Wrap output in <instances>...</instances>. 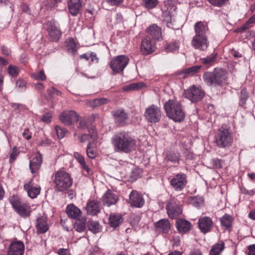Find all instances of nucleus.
I'll return each mask as SVG.
<instances>
[{
	"instance_id": "nucleus-1",
	"label": "nucleus",
	"mask_w": 255,
	"mask_h": 255,
	"mask_svg": "<svg viewBox=\"0 0 255 255\" xmlns=\"http://www.w3.org/2000/svg\"><path fill=\"white\" fill-rule=\"evenodd\" d=\"M112 143L117 152L129 153L134 150L136 146L135 139L125 131L119 132L114 135Z\"/></svg>"
},
{
	"instance_id": "nucleus-2",
	"label": "nucleus",
	"mask_w": 255,
	"mask_h": 255,
	"mask_svg": "<svg viewBox=\"0 0 255 255\" xmlns=\"http://www.w3.org/2000/svg\"><path fill=\"white\" fill-rule=\"evenodd\" d=\"M195 35L191 41L192 46L195 49L201 51L206 50L209 46L207 33L208 25L202 21L196 22L194 27Z\"/></svg>"
},
{
	"instance_id": "nucleus-3",
	"label": "nucleus",
	"mask_w": 255,
	"mask_h": 255,
	"mask_svg": "<svg viewBox=\"0 0 255 255\" xmlns=\"http://www.w3.org/2000/svg\"><path fill=\"white\" fill-rule=\"evenodd\" d=\"M167 116L175 122L184 121L185 114L181 103L176 100H169L164 105Z\"/></svg>"
},
{
	"instance_id": "nucleus-4",
	"label": "nucleus",
	"mask_w": 255,
	"mask_h": 255,
	"mask_svg": "<svg viewBox=\"0 0 255 255\" xmlns=\"http://www.w3.org/2000/svg\"><path fill=\"white\" fill-rule=\"evenodd\" d=\"M234 138L230 129L226 126L220 128L215 136V142L219 148H227L232 145Z\"/></svg>"
},
{
	"instance_id": "nucleus-5",
	"label": "nucleus",
	"mask_w": 255,
	"mask_h": 255,
	"mask_svg": "<svg viewBox=\"0 0 255 255\" xmlns=\"http://www.w3.org/2000/svg\"><path fill=\"white\" fill-rule=\"evenodd\" d=\"M54 183L59 191H64L69 188L72 184V179L66 172L58 171L55 174Z\"/></svg>"
},
{
	"instance_id": "nucleus-6",
	"label": "nucleus",
	"mask_w": 255,
	"mask_h": 255,
	"mask_svg": "<svg viewBox=\"0 0 255 255\" xmlns=\"http://www.w3.org/2000/svg\"><path fill=\"white\" fill-rule=\"evenodd\" d=\"M203 78L205 83L208 85H220L226 79L225 72L221 69H215L212 72L204 73Z\"/></svg>"
},
{
	"instance_id": "nucleus-7",
	"label": "nucleus",
	"mask_w": 255,
	"mask_h": 255,
	"mask_svg": "<svg viewBox=\"0 0 255 255\" xmlns=\"http://www.w3.org/2000/svg\"><path fill=\"white\" fill-rule=\"evenodd\" d=\"M129 60L128 57L124 55L114 57L110 62V68L115 74L122 72L128 64Z\"/></svg>"
},
{
	"instance_id": "nucleus-8",
	"label": "nucleus",
	"mask_w": 255,
	"mask_h": 255,
	"mask_svg": "<svg viewBox=\"0 0 255 255\" xmlns=\"http://www.w3.org/2000/svg\"><path fill=\"white\" fill-rule=\"evenodd\" d=\"M144 116L150 123H156L158 122L161 117L160 108L154 105H151L146 109Z\"/></svg>"
},
{
	"instance_id": "nucleus-9",
	"label": "nucleus",
	"mask_w": 255,
	"mask_h": 255,
	"mask_svg": "<svg viewBox=\"0 0 255 255\" xmlns=\"http://www.w3.org/2000/svg\"><path fill=\"white\" fill-rule=\"evenodd\" d=\"M184 96L192 102H197L204 96V92L199 87L192 86L184 91Z\"/></svg>"
},
{
	"instance_id": "nucleus-10",
	"label": "nucleus",
	"mask_w": 255,
	"mask_h": 255,
	"mask_svg": "<svg viewBox=\"0 0 255 255\" xmlns=\"http://www.w3.org/2000/svg\"><path fill=\"white\" fill-rule=\"evenodd\" d=\"M166 209L168 216L172 218H176L182 213L181 207L179 202L175 198H171L166 205Z\"/></svg>"
},
{
	"instance_id": "nucleus-11",
	"label": "nucleus",
	"mask_w": 255,
	"mask_h": 255,
	"mask_svg": "<svg viewBox=\"0 0 255 255\" xmlns=\"http://www.w3.org/2000/svg\"><path fill=\"white\" fill-rule=\"evenodd\" d=\"M170 183L175 191H181L187 183L186 176L183 173H178L173 177Z\"/></svg>"
},
{
	"instance_id": "nucleus-12",
	"label": "nucleus",
	"mask_w": 255,
	"mask_h": 255,
	"mask_svg": "<svg viewBox=\"0 0 255 255\" xmlns=\"http://www.w3.org/2000/svg\"><path fill=\"white\" fill-rule=\"evenodd\" d=\"M79 115L74 111H64L59 116L60 121L66 126L71 125L79 120Z\"/></svg>"
},
{
	"instance_id": "nucleus-13",
	"label": "nucleus",
	"mask_w": 255,
	"mask_h": 255,
	"mask_svg": "<svg viewBox=\"0 0 255 255\" xmlns=\"http://www.w3.org/2000/svg\"><path fill=\"white\" fill-rule=\"evenodd\" d=\"M10 203L15 211L21 217H25L29 216L30 206L27 204L21 203L18 200L12 199Z\"/></svg>"
},
{
	"instance_id": "nucleus-14",
	"label": "nucleus",
	"mask_w": 255,
	"mask_h": 255,
	"mask_svg": "<svg viewBox=\"0 0 255 255\" xmlns=\"http://www.w3.org/2000/svg\"><path fill=\"white\" fill-rule=\"evenodd\" d=\"M24 252V245L20 241H12L7 250L8 255H23Z\"/></svg>"
},
{
	"instance_id": "nucleus-15",
	"label": "nucleus",
	"mask_w": 255,
	"mask_h": 255,
	"mask_svg": "<svg viewBox=\"0 0 255 255\" xmlns=\"http://www.w3.org/2000/svg\"><path fill=\"white\" fill-rule=\"evenodd\" d=\"M129 203L131 206L141 208L144 204L142 196L135 190H132L129 195Z\"/></svg>"
},
{
	"instance_id": "nucleus-16",
	"label": "nucleus",
	"mask_w": 255,
	"mask_h": 255,
	"mask_svg": "<svg viewBox=\"0 0 255 255\" xmlns=\"http://www.w3.org/2000/svg\"><path fill=\"white\" fill-rule=\"evenodd\" d=\"M140 49L143 55H148L155 50L156 46L154 42L151 41L150 37H146L141 41Z\"/></svg>"
},
{
	"instance_id": "nucleus-17",
	"label": "nucleus",
	"mask_w": 255,
	"mask_h": 255,
	"mask_svg": "<svg viewBox=\"0 0 255 255\" xmlns=\"http://www.w3.org/2000/svg\"><path fill=\"white\" fill-rule=\"evenodd\" d=\"M198 224L201 232L204 234L210 232L213 226L212 219L208 217H203L200 218Z\"/></svg>"
},
{
	"instance_id": "nucleus-18",
	"label": "nucleus",
	"mask_w": 255,
	"mask_h": 255,
	"mask_svg": "<svg viewBox=\"0 0 255 255\" xmlns=\"http://www.w3.org/2000/svg\"><path fill=\"white\" fill-rule=\"evenodd\" d=\"M47 26V30L51 40L54 41H58L61 35V32L59 27L53 21L48 22Z\"/></svg>"
},
{
	"instance_id": "nucleus-19",
	"label": "nucleus",
	"mask_w": 255,
	"mask_h": 255,
	"mask_svg": "<svg viewBox=\"0 0 255 255\" xmlns=\"http://www.w3.org/2000/svg\"><path fill=\"white\" fill-rule=\"evenodd\" d=\"M118 200V196L111 190H108L102 197L103 204L108 207L115 204Z\"/></svg>"
},
{
	"instance_id": "nucleus-20",
	"label": "nucleus",
	"mask_w": 255,
	"mask_h": 255,
	"mask_svg": "<svg viewBox=\"0 0 255 255\" xmlns=\"http://www.w3.org/2000/svg\"><path fill=\"white\" fill-rule=\"evenodd\" d=\"M24 189L26 191L28 196L32 199L40 194L41 190L39 186L34 185L31 181L24 184Z\"/></svg>"
},
{
	"instance_id": "nucleus-21",
	"label": "nucleus",
	"mask_w": 255,
	"mask_h": 255,
	"mask_svg": "<svg viewBox=\"0 0 255 255\" xmlns=\"http://www.w3.org/2000/svg\"><path fill=\"white\" fill-rule=\"evenodd\" d=\"M42 162V155L38 152L29 162V169L32 174L35 173L40 168Z\"/></svg>"
},
{
	"instance_id": "nucleus-22",
	"label": "nucleus",
	"mask_w": 255,
	"mask_h": 255,
	"mask_svg": "<svg viewBox=\"0 0 255 255\" xmlns=\"http://www.w3.org/2000/svg\"><path fill=\"white\" fill-rule=\"evenodd\" d=\"M192 227L191 224L188 221L179 219L176 221V227L178 231L182 234H185L188 232Z\"/></svg>"
},
{
	"instance_id": "nucleus-23",
	"label": "nucleus",
	"mask_w": 255,
	"mask_h": 255,
	"mask_svg": "<svg viewBox=\"0 0 255 255\" xmlns=\"http://www.w3.org/2000/svg\"><path fill=\"white\" fill-rule=\"evenodd\" d=\"M97 138V132L94 126L89 128V134H84L79 136L81 142H85L90 140L95 141Z\"/></svg>"
},
{
	"instance_id": "nucleus-24",
	"label": "nucleus",
	"mask_w": 255,
	"mask_h": 255,
	"mask_svg": "<svg viewBox=\"0 0 255 255\" xmlns=\"http://www.w3.org/2000/svg\"><path fill=\"white\" fill-rule=\"evenodd\" d=\"M86 210L88 214L94 216L100 213L101 208L99 203L97 201L93 200L87 203Z\"/></svg>"
},
{
	"instance_id": "nucleus-25",
	"label": "nucleus",
	"mask_w": 255,
	"mask_h": 255,
	"mask_svg": "<svg viewBox=\"0 0 255 255\" xmlns=\"http://www.w3.org/2000/svg\"><path fill=\"white\" fill-rule=\"evenodd\" d=\"M36 227L37 232L40 234L45 233L48 230L49 227L45 216H41L37 218Z\"/></svg>"
},
{
	"instance_id": "nucleus-26",
	"label": "nucleus",
	"mask_w": 255,
	"mask_h": 255,
	"mask_svg": "<svg viewBox=\"0 0 255 255\" xmlns=\"http://www.w3.org/2000/svg\"><path fill=\"white\" fill-rule=\"evenodd\" d=\"M66 213L68 216L74 219H78L81 215V211L74 204H70L67 206Z\"/></svg>"
},
{
	"instance_id": "nucleus-27",
	"label": "nucleus",
	"mask_w": 255,
	"mask_h": 255,
	"mask_svg": "<svg viewBox=\"0 0 255 255\" xmlns=\"http://www.w3.org/2000/svg\"><path fill=\"white\" fill-rule=\"evenodd\" d=\"M147 32L153 39L159 40L161 39V28L155 24L149 26Z\"/></svg>"
},
{
	"instance_id": "nucleus-28",
	"label": "nucleus",
	"mask_w": 255,
	"mask_h": 255,
	"mask_svg": "<svg viewBox=\"0 0 255 255\" xmlns=\"http://www.w3.org/2000/svg\"><path fill=\"white\" fill-rule=\"evenodd\" d=\"M68 8L70 13L73 16L76 15L81 8L80 0H70L68 2Z\"/></svg>"
},
{
	"instance_id": "nucleus-29",
	"label": "nucleus",
	"mask_w": 255,
	"mask_h": 255,
	"mask_svg": "<svg viewBox=\"0 0 255 255\" xmlns=\"http://www.w3.org/2000/svg\"><path fill=\"white\" fill-rule=\"evenodd\" d=\"M110 226L116 228L122 222L123 219L121 215L119 214L112 213L109 218Z\"/></svg>"
},
{
	"instance_id": "nucleus-30",
	"label": "nucleus",
	"mask_w": 255,
	"mask_h": 255,
	"mask_svg": "<svg viewBox=\"0 0 255 255\" xmlns=\"http://www.w3.org/2000/svg\"><path fill=\"white\" fill-rule=\"evenodd\" d=\"M156 228L164 233H167L170 229V225L167 219H161L155 224Z\"/></svg>"
},
{
	"instance_id": "nucleus-31",
	"label": "nucleus",
	"mask_w": 255,
	"mask_h": 255,
	"mask_svg": "<svg viewBox=\"0 0 255 255\" xmlns=\"http://www.w3.org/2000/svg\"><path fill=\"white\" fill-rule=\"evenodd\" d=\"M225 248V244L223 242H219L212 246L210 252V255H221Z\"/></svg>"
},
{
	"instance_id": "nucleus-32",
	"label": "nucleus",
	"mask_w": 255,
	"mask_h": 255,
	"mask_svg": "<svg viewBox=\"0 0 255 255\" xmlns=\"http://www.w3.org/2000/svg\"><path fill=\"white\" fill-rule=\"evenodd\" d=\"M87 225L89 230L94 234L99 233L102 230V226L98 221L89 220Z\"/></svg>"
},
{
	"instance_id": "nucleus-33",
	"label": "nucleus",
	"mask_w": 255,
	"mask_h": 255,
	"mask_svg": "<svg viewBox=\"0 0 255 255\" xmlns=\"http://www.w3.org/2000/svg\"><path fill=\"white\" fill-rule=\"evenodd\" d=\"M145 86L142 82L132 83L123 87V90L124 91H132L138 90Z\"/></svg>"
},
{
	"instance_id": "nucleus-34",
	"label": "nucleus",
	"mask_w": 255,
	"mask_h": 255,
	"mask_svg": "<svg viewBox=\"0 0 255 255\" xmlns=\"http://www.w3.org/2000/svg\"><path fill=\"white\" fill-rule=\"evenodd\" d=\"M220 220L222 226L227 230L232 226L233 219L231 216L225 214L220 219Z\"/></svg>"
},
{
	"instance_id": "nucleus-35",
	"label": "nucleus",
	"mask_w": 255,
	"mask_h": 255,
	"mask_svg": "<svg viewBox=\"0 0 255 255\" xmlns=\"http://www.w3.org/2000/svg\"><path fill=\"white\" fill-rule=\"evenodd\" d=\"M114 117L117 122L121 125H123L128 118V115L123 110L116 111Z\"/></svg>"
},
{
	"instance_id": "nucleus-36",
	"label": "nucleus",
	"mask_w": 255,
	"mask_h": 255,
	"mask_svg": "<svg viewBox=\"0 0 255 255\" xmlns=\"http://www.w3.org/2000/svg\"><path fill=\"white\" fill-rule=\"evenodd\" d=\"M66 48L67 50L72 54H74L77 50V44L73 38H69L66 41Z\"/></svg>"
},
{
	"instance_id": "nucleus-37",
	"label": "nucleus",
	"mask_w": 255,
	"mask_h": 255,
	"mask_svg": "<svg viewBox=\"0 0 255 255\" xmlns=\"http://www.w3.org/2000/svg\"><path fill=\"white\" fill-rule=\"evenodd\" d=\"M166 158L168 161L173 163H177L180 159V154L177 152L171 151L166 153Z\"/></svg>"
},
{
	"instance_id": "nucleus-38",
	"label": "nucleus",
	"mask_w": 255,
	"mask_h": 255,
	"mask_svg": "<svg viewBox=\"0 0 255 255\" xmlns=\"http://www.w3.org/2000/svg\"><path fill=\"white\" fill-rule=\"evenodd\" d=\"M86 219L82 220L77 219L74 225V228L78 232H82L85 229Z\"/></svg>"
},
{
	"instance_id": "nucleus-39",
	"label": "nucleus",
	"mask_w": 255,
	"mask_h": 255,
	"mask_svg": "<svg viewBox=\"0 0 255 255\" xmlns=\"http://www.w3.org/2000/svg\"><path fill=\"white\" fill-rule=\"evenodd\" d=\"M255 23V14L252 16L250 19L239 28V31H242L252 27L253 24Z\"/></svg>"
},
{
	"instance_id": "nucleus-40",
	"label": "nucleus",
	"mask_w": 255,
	"mask_h": 255,
	"mask_svg": "<svg viewBox=\"0 0 255 255\" xmlns=\"http://www.w3.org/2000/svg\"><path fill=\"white\" fill-rule=\"evenodd\" d=\"M216 53H213L206 58H202L201 59L202 63L207 66L212 65L216 59Z\"/></svg>"
},
{
	"instance_id": "nucleus-41",
	"label": "nucleus",
	"mask_w": 255,
	"mask_h": 255,
	"mask_svg": "<svg viewBox=\"0 0 255 255\" xmlns=\"http://www.w3.org/2000/svg\"><path fill=\"white\" fill-rule=\"evenodd\" d=\"M31 77L36 80L44 81L46 79V76L44 73V71L41 70L40 71L33 73L31 74Z\"/></svg>"
},
{
	"instance_id": "nucleus-42",
	"label": "nucleus",
	"mask_w": 255,
	"mask_h": 255,
	"mask_svg": "<svg viewBox=\"0 0 255 255\" xmlns=\"http://www.w3.org/2000/svg\"><path fill=\"white\" fill-rule=\"evenodd\" d=\"M248 98L249 95L246 89H242L241 91L240 105L242 107L244 106Z\"/></svg>"
},
{
	"instance_id": "nucleus-43",
	"label": "nucleus",
	"mask_w": 255,
	"mask_h": 255,
	"mask_svg": "<svg viewBox=\"0 0 255 255\" xmlns=\"http://www.w3.org/2000/svg\"><path fill=\"white\" fill-rule=\"evenodd\" d=\"M179 48V43L178 42H175L168 44L165 49L167 52H174L177 51Z\"/></svg>"
},
{
	"instance_id": "nucleus-44",
	"label": "nucleus",
	"mask_w": 255,
	"mask_h": 255,
	"mask_svg": "<svg viewBox=\"0 0 255 255\" xmlns=\"http://www.w3.org/2000/svg\"><path fill=\"white\" fill-rule=\"evenodd\" d=\"M143 5L148 9L155 7L158 4L157 0H142Z\"/></svg>"
},
{
	"instance_id": "nucleus-45",
	"label": "nucleus",
	"mask_w": 255,
	"mask_h": 255,
	"mask_svg": "<svg viewBox=\"0 0 255 255\" xmlns=\"http://www.w3.org/2000/svg\"><path fill=\"white\" fill-rule=\"evenodd\" d=\"M92 142H90L87 146L86 152L87 156L90 158H94L97 155V150L91 147Z\"/></svg>"
},
{
	"instance_id": "nucleus-46",
	"label": "nucleus",
	"mask_w": 255,
	"mask_h": 255,
	"mask_svg": "<svg viewBox=\"0 0 255 255\" xmlns=\"http://www.w3.org/2000/svg\"><path fill=\"white\" fill-rule=\"evenodd\" d=\"M201 68V66H194L185 70L184 73L188 75H192L197 73Z\"/></svg>"
},
{
	"instance_id": "nucleus-47",
	"label": "nucleus",
	"mask_w": 255,
	"mask_h": 255,
	"mask_svg": "<svg viewBox=\"0 0 255 255\" xmlns=\"http://www.w3.org/2000/svg\"><path fill=\"white\" fill-rule=\"evenodd\" d=\"M108 101L109 100L106 98L94 99L92 101L91 106L93 107L101 106L107 103Z\"/></svg>"
},
{
	"instance_id": "nucleus-48",
	"label": "nucleus",
	"mask_w": 255,
	"mask_h": 255,
	"mask_svg": "<svg viewBox=\"0 0 255 255\" xmlns=\"http://www.w3.org/2000/svg\"><path fill=\"white\" fill-rule=\"evenodd\" d=\"M58 138L61 139L64 137L67 130L65 128H62L58 126L55 128Z\"/></svg>"
},
{
	"instance_id": "nucleus-49",
	"label": "nucleus",
	"mask_w": 255,
	"mask_h": 255,
	"mask_svg": "<svg viewBox=\"0 0 255 255\" xmlns=\"http://www.w3.org/2000/svg\"><path fill=\"white\" fill-rule=\"evenodd\" d=\"M212 5L219 7L224 5L229 0H208Z\"/></svg>"
},
{
	"instance_id": "nucleus-50",
	"label": "nucleus",
	"mask_w": 255,
	"mask_h": 255,
	"mask_svg": "<svg viewBox=\"0 0 255 255\" xmlns=\"http://www.w3.org/2000/svg\"><path fill=\"white\" fill-rule=\"evenodd\" d=\"M191 204L196 207L201 206L203 203V199L202 197H193L191 198Z\"/></svg>"
},
{
	"instance_id": "nucleus-51",
	"label": "nucleus",
	"mask_w": 255,
	"mask_h": 255,
	"mask_svg": "<svg viewBox=\"0 0 255 255\" xmlns=\"http://www.w3.org/2000/svg\"><path fill=\"white\" fill-rule=\"evenodd\" d=\"M8 74L12 76L16 77L18 74V69L17 67L10 65L7 69Z\"/></svg>"
},
{
	"instance_id": "nucleus-52",
	"label": "nucleus",
	"mask_w": 255,
	"mask_h": 255,
	"mask_svg": "<svg viewBox=\"0 0 255 255\" xmlns=\"http://www.w3.org/2000/svg\"><path fill=\"white\" fill-rule=\"evenodd\" d=\"M19 151L16 149V147L12 148L11 153H10L9 157V162H13L19 154Z\"/></svg>"
},
{
	"instance_id": "nucleus-53",
	"label": "nucleus",
	"mask_w": 255,
	"mask_h": 255,
	"mask_svg": "<svg viewBox=\"0 0 255 255\" xmlns=\"http://www.w3.org/2000/svg\"><path fill=\"white\" fill-rule=\"evenodd\" d=\"M212 162L216 168L220 169L223 166L224 161L222 159L219 158L213 159Z\"/></svg>"
},
{
	"instance_id": "nucleus-54",
	"label": "nucleus",
	"mask_w": 255,
	"mask_h": 255,
	"mask_svg": "<svg viewBox=\"0 0 255 255\" xmlns=\"http://www.w3.org/2000/svg\"><path fill=\"white\" fill-rule=\"evenodd\" d=\"M16 87L21 91H24L26 88L25 82L22 80H18L16 82Z\"/></svg>"
},
{
	"instance_id": "nucleus-55",
	"label": "nucleus",
	"mask_w": 255,
	"mask_h": 255,
	"mask_svg": "<svg viewBox=\"0 0 255 255\" xmlns=\"http://www.w3.org/2000/svg\"><path fill=\"white\" fill-rule=\"evenodd\" d=\"M74 156L75 158L78 161V162L80 163H84L85 162V158L83 156H82L79 152H75L74 153Z\"/></svg>"
},
{
	"instance_id": "nucleus-56",
	"label": "nucleus",
	"mask_w": 255,
	"mask_h": 255,
	"mask_svg": "<svg viewBox=\"0 0 255 255\" xmlns=\"http://www.w3.org/2000/svg\"><path fill=\"white\" fill-rule=\"evenodd\" d=\"M61 0H46L45 4L50 7H54L56 6V4L58 2H60Z\"/></svg>"
},
{
	"instance_id": "nucleus-57",
	"label": "nucleus",
	"mask_w": 255,
	"mask_h": 255,
	"mask_svg": "<svg viewBox=\"0 0 255 255\" xmlns=\"http://www.w3.org/2000/svg\"><path fill=\"white\" fill-rule=\"evenodd\" d=\"M77 128L80 129H84L86 128V123L85 120L82 118L79 119Z\"/></svg>"
},
{
	"instance_id": "nucleus-58",
	"label": "nucleus",
	"mask_w": 255,
	"mask_h": 255,
	"mask_svg": "<svg viewBox=\"0 0 255 255\" xmlns=\"http://www.w3.org/2000/svg\"><path fill=\"white\" fill-rule=\"evenodd\" d=\"M22 136L24 138L29 140L31 137V133L29 132L28 128H26L22 133Z\"/></svg>"
},
{
	"instance_id": "nucleus-59",
	"label": "nucleus",
	"mask_w": 255,
	"mask_h": 255,
	"mask_svg": "<svg viewBox=\"0 0 255 255\" xmlns=\"http://www.w3.org/2000/svg\"><path fill=\"white\" fill-rule=\"evenodd\" d=\"M11 106L15 110H24L25 109V106L24 105L18 103H12Z\"/></svg>"
},
{
	"instance_id": "nucleus-60",
	"label": "nucleus",
	"mask_w": 255,
	"mask_h": 255,
	"mask_svg": "<svg viewBox=\"0 0 255 255\" xmlns=\"http://www.w3.org/2000/svg\"><path fill=\"white\" fill-rule=\"evenodd\" d=\"M248 250V255H255V244L249 246Z\"/></svg>"
},
{
	"instance_id": "nucleus-61",
	"label": "nucleus",
	"mask_w": 255,
	"mask_h": 255,
	"mask_svg": "<svg viewBox=\"0 0 255 255\" xmlns=\"http://www.w3.org/2000/svg\"><path fill=\"white\" fill-rule=\"evenodd\" d=\"M51 118L52 115L51 114L46 113L43 116L42 121L44 122L48 123L50 122Z\"/></svg>"
},
{
	"instance_id": "nucleus-62",
	"label": "nucleus",
	"mask_w": 255,
	"mask_h": 255,
	"mask_svg": "<svg viewBox=\"0 0 255 255\" xmlns=\"http://www.w3.org/2000/svg\"><path fill=\"white\" fill-rule=\"evenodd\" d=\"M230 54L235 58H238L242 57V54L239 51L232 49L230 51Z\"/></svg>"
},
{
	"instance_id": "nucleus-63",
	"label": "nucleus",
	"mask_w": 255,
	"mask_h": 255,
	"mask_svg": "<svg viewBox=\"0 0 255 255\" xmlns=\"http://www.w3.org/2000/svg\"><path fill=\"white\" fill-rule=\"evenodd\" d=\"M57 253L59 255H70L69 250L63 248L59 249Z\"/></svg>"
},
{
	"instance_id": "nucleus-64",
	"label": "nucleus",
	"mask_w": 255,
	"mask_h": 255,
	"mask_svg": "<svg viewBox=\"0 0 255 255\" xmlns=\"http://www.w3.org/2000/svg\"><path fill=\"white\" fill-rule=\"evenodd\" d=\"M165 21L166 22V25L168 27L170 28H173V27H172L173 21H172V19L171 17H170V16L167 17Z\"/></svg>"
}]
</instances>
